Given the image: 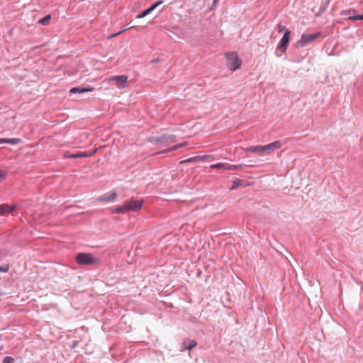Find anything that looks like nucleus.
<instances>
[{"label": "nucleus", "instance_id": "nucleus-18", "mask_svg": "<svg viewBox=\"0 0 363 363\" xmlns=\"http://www.w3.org/2000/svg\"><path fill=\"white\" fill-rule=\"evenodd\" d=\"M206 157H208V156H203V157L198 156V157H191V158H189V159H187V160H184L182 162H197V161L201 160L203 158H206Z\"/></svg>", "mask_w": 363, "mask_h": 363}, {"label": "nucleus", "instance_id": "nucleus-10", "mask_svg": "<svg viewBox=\"0 0 363 363\" xmlns=\"http://www.w3.org/2000/svg\"><path fill=\"white\" fill-rule=\"evenodd\" d=\"M94 90V88L92 86L89 87H73L69 90L71 94H77V93H85L88 91H92Z\"/></svg>", "mask_w": 363, "mask_h": 363}, {"label": "nucleus", "instance_id": "nucleus-20", "mask_svg": "<svg viewBox=\"0 0 363 363\" xmlns=\"http://www.w3.org/2000/svg\"><path fill=\"white\" fill-rule=\"evenodd\" d=\"M50 19L51 16L50 15H48L40 19L39 23L43 25H46L50 22Z\"/></svg>", "mask_w": 363, "mask_h": 363}, {"label": "nucleus", "instance_id": "nucleus-9", "mask_svg": "<svg viewBox=\"0 0 363 363\" xmlns=\"http://www.w3.org/2000/svg\"><path fill=\"white\" fill-rule=\"evenodd\" d=\"M142 200L130 201L128 202L130 211H137L142 208Z\"/></svg>", "mask_w": 363, "mask_h": 363}, {"label": "nucleus", "instance_id": "nucleus-19", "mask_svg": "<svg viewBox=\"0 0 363 363\" xmlns=\"http://www.w3.org/2000/svg\"><path fill=\"white\" fill-rule=\"evenodd\" d=\"M185 145V143H180L179 145H174L171 147H169V149L164 150V151H162V152H171V151H173V150H176L182 147H184Z\"/></svg>", "mask_w": 363, "mask_h": 363}, {"label": "nucleus", "instance_id": "nucleus-5", "mask_svg": "<svg viewBox=\"0 0 363 363\" xmlns=\"http://www.w3.org/2000/svg\"><path fill=\"white\" fill-rule=\"evenodd\" d=\"M211 169H220L223 170H235L240 168V165H234L228 163H217L211 164Z\"/></svg>", "mask_w": 363, "mask_h": 363}, {"label": "nucleus", "instance_id": "nucleus-2", "mask_svg": "<svg viewBox=\"0 0 363 363\" xmlns=\"http://www.w3.org/2000/svg\"><path fill=\"white\" fill-rule=\"evenodd\" d=\"M225 57L227 59V66L230 69L235 71L240 67L242 62L237 53L228 52L225 54Z\"/></svg>", "mask_w": 363, "mask_h": 363}, {"label": "nucleus", "instance_id": "nucleus-23", "mask_svg": "<svg viewBox=\"0 0 363 363\" xmlns=\"http://www.w3.org/2000/svg\"><path fill=\"white\" fill-rule=\"evenodd\" d=\"M7 175V172L5 171H0V182L4 181Z\"/></svg>", "mask_w": 363, "mask_h": 363}, {"label": "nucleus", "instance_id": "nucleus-17", "mask_svg": "<svg viewBox=\"0 0 363 363\" xmlns=\"http://www.w3.org/2000/svg\"><path fill=\"white\" fill-rule=\"evenodd\" d=\"M246 152L252 153H259L264 152L263 146L257 145L255 147H250L246 149Z\"/></svg>", "mask_w": 363, "mask_h": 363}, {"label": "nucleus", "instance_id": "nucleus-3", "mask_svg": "<svg viewBox=\"0 0 363 363\" xmlns=\"http://www.w3.org/2000/svg\"><path fill=\"white\" fill-rule=\"evenodd\" d=\"M320 35V33H315L313 34H303L302 35L301 40L298 41V44L300 46L303 47L308 44L309 43L312 42L313 40H315Z\"/></svg>", "mask_w": 363, "mask_h": 363}, {"label": "nucleus", "instance_id": "nucleus-28", "mask_svg": "<svg viewBox=\"0 0 363 363\" xmlns=\"http://www.w3.org/2000/svg\"><path fill=\"white\" fill-rule=\"evenodd\" d=\"M352 19L354 20H363V14L362 15H357L352 17Z\"/></svg>", "mask_w": 363, "mask_h": 363}, {"label": "nucleus", "instance_id": "nucleus-12", "mask_svg": "<svg viewBox=\"0 0 363 363\" xmlns=\"http://www.w3.org/2000/svg\"><path fill=\"white\" fill-rule=\"evenodd\" d=\"M183 345H184V347L185 349L191 350L196 346L197 342L194 340H185L184 342Z\"/></svg>", "mask_w": 363, "mask_h": 363}, {"label": "nucleus", "instance_id": "nucleus-31", "mask_svg": "<svg viewBox=\"0 0 363 363\" xmlns=\"http://www.w3.org/2000/svg\"><path fill=\"white\" fill-rule=\"evenodd\" d=\"M123 31V30L119 31V32H118L117 33H116V34L113 35L112 36H116V35H119L120 33H121Z\"/></svg>", "mask_w": 363, "mask_h": 363}, {"label": "nucleus", "instance_id": "nucleus-29", "mask_svg": "<svg viewBox=\"0 0 363 363\" xmlns=\"http://www.w3.org/2000/svg\"><path fill=\"white\" fill-rule=\"evenodd\" d=\"M157 8V5L155 4V3L152 4L149 8L148 9H150V12H152V11H154L155 9Z\"/></svg>", "mask_w": 363, "mask_h": 363}, {"label": "nucleus", "instance_id": "nucleus-14", "mask_svg": "<svg viewBox=\"0 0 363 363\" xmlns=\"http://www.w3.org/2000/svg\"><path fill=\"white\" fill-rule=\"evenodd\" d=\"M19 142H20V139H18V138H11V139L1 138L0 139V144L9 143V144H11V145H16Z\"/></svg>", "mask_w": 363, "mask_h": 363}, {"label": "nucleus", "instance_id": "nucleus-24", "mask_svg": "<svg viewBox=\"0 0 363 363\" xmlns=\"http://www.w3.org/2000/svg\"><path fill=\"white\" fill-rule=\"evenodd\" d=\"M3 363H13V359L11 357H6L4 359Z\"/></svg>", "mask_w": 363, "mask_h": 363}, {"label": "nucleus", "instance_id": "nucleus-6", "mask_svg": "<svg viewBox=\"0 0 363 363\" xmlns=\"http://www.w3.org/2000/svg\"><path fill=\"white\" fill-rule=\"evenodd\" d=\"M110 81H116L119 89H123L127 86L128 77L126 75L114 76L109 79Z\"/></svg>", "mask_w": 363, "mask_h": 363}, {"label": "nucleus", "instance_id": "nucleus-16", "mask_svg": "<svg viewBox=\"0 0 363 363\" xmlns=\"http://www.w3.org/2000/svg\"><path fill=\"white\" fill-rule=\"evenodd\" d=\"M174 141H175V137L172 135L167 138H162L157 140V143L160 144V143H166L169 144L171 143H174Z\"/></svg>", "mask_w": 363, "mask_h": 363}, {"label": "nucleus", "instance_id": "nucleus-22", "mask_svg": "<svg viewBox=\"0 0 363 363\" xmlns=\"http://www.w3.org/2000/svg\"><path fill=\"white\" fill-rule=\"evenodd\" d=\"M240 182H241V180H240V179L235 180L233 182L232 186L230 187V189H236L240 185Z\"/></svg>", "mask_w": 363, "mask_h": 363}, {"label": "nucleus", "instance_id": "nucleus-7", "mask_svg": "<svg viewBox=\"0 0 363 363\" xmlns=\"http://www.w3.org/2000/svg\"><path fill=\"white\" fill-rule=\"evenodd\" d=\"M116 196H117V194L115 191H111V192H108V193L97 198L96 201L111 202V201H113L116 199Z\"/></svg>", "mask_w": 363, "mask_h": 363}, {"label": "nucleus", "instance_id": "nucleus-4", "mask_svg": "<svg viewBox=\"0 0 363 363\" xmlns=\"http://www.w3.org/2000/svg\"><path fill=\"white\" fill-rule=\"evenodd\" d=\"M290 34L291 32L289 30H285L284 35L279 43L278 48L282 52H285L287 49L289 43Z\"/></svg>", "mask_w": 363, "mask_h": 363}, {"label": "nucleus", "instance_id": "nucleus-21", "mask_svg": "<svg viewBox=\"0 0 363 363\" xmlns=\"http://www.w3.org/2000/svg\"><path fill=\"white\" fill-rule=\"evenodd\" d=\"M151 12H150V9H146L145 11H143L142 13H139L136 18H143L144 17H145L146 16H147L148 14H150Z\"/></svg>", "mask_w": 363, "mask_h": 363}, {"label": "nucleus", "instance_id": "nucleus-25", "mask_svg": "<svg viewBox=\"0 0 363 363\" xmlns=\"http://www.w3.org/2000/svg\"><path fill=\"white\" fill-rule=\"evenodd\" d=\"M9 269V265L0 267V272H7Z\"/></svg>", "mask_w": 363, "mask_h": 363}, {"label": "nucleus", "instance_id": "nucleus-8", "mask_svg": "<svg viewBox=\"0 0 363 363\" xmlns=\"http://www.w3.org/2000/svg\"><path fill=\"white\" fill-rule=\"evenodd\" d=\"M281 147V143L280 141H275L263 146V150L264 152H274L279 150Z\"/></svg>", "mask_w": 363, "mask_h": 363}, {"label": "nucleus", "instance_id": "nucleus-30", "mask_svg": "<svg viewBox=\"0 0 363 363\" xmlns=\"http://www.w3.org/2000/svg\"><path fill=\"white\" fill-rule=\"evenodd\" d=\"M155 4L157 5V7L159 6L160 5H161L162 4H163V1L162 0H159L156 2H155Z\"/></svg>", "mask_w": 363, "mask_h": 363}, {"label": "nucleus", "instance_id": "nucleus-26", "mask_svg": "<svg viewBox=\"0 0 363 363\" xmlns=\"http://www.w3.org/2000/svg\"><path fill=\"white\" fill-rule=\"evenodd\" d=\"M96 152V150H94L92 152H84V155H85V157H89L92 156Z\"/></svg>", "mask_w": 363, "mask_h": 363}, {"label": "nucleus", "instance_id": "nucleus-27", "mask_svg": "<svg viewBox=\"0 0 363 363\" xmlns=\"http://www.w3.org/2000/svg\"><path fill=\"white\" fill-rule=\"evenodd\" d=\"M285 30H286V29L285 28V27L284 26L280 25V24L278 26V32L279 33H284Z\"/></svg>", "mask_w": 363, "mask_h": 363}, {"label": "nucleus", "instance_id": "nucleus-11", "mask_svg": "<svg viewBox=\"0 0 363 363\" xmlns=\"http://www.w3.org/2000/svg\"><path fill=\"white\" fill-rule=\"evenodd\" d=\"M16 209V206H8V205H1L0 206V215L9 213Z\"/></svg>", "mask_w": 363, "mask_h": 363}, {"label": "nucleus", "instance_id": "nucleus-15", "mask_svg": "<svg viewBox=\"0 0 363 363\" xmlns=\"http://www.w3.org/2000/svg\"><path fill=\"white\" fill-rule=\"evenodd\" d=\"M65 157L66 158H79V157H85L84 155V152H77L72 154L69 152H65L64 154Z\"/></svg>", "mask_w": 363, "mask_h": 363}, {"label": "nucleus", "instance_id": "nucleus-1", "mask_svg": "<svg viewBox=\"0 0 363 363\" xmlns=\"http://www.w3.org/2000/svg\"><path fill=\"white\" fill-rule=\"evenodd\" d=\"M76 260L78 264L91 265L98 264L100 260L98 258H95L91 254L81 252L77 255Z\"/></svg>", "mask_w": 363, "mask_h": 363}, {"label": "nucleus", "instance_id": "nucleus-13", "mask_svg": "<svg viewBox=\"0 0 363 363\" xmlns=\"http://www.w3.org/2000/svg\"><path fill=\"white\" fill-rule=\"evenodd\" d=\"M129 211H130V210H129L128 202L126 203H125L124 205L115 208V210H114V212L116 213H125Z\"/></svg>", "mask_w": 363, "mask_h": 363}]
</instances>
